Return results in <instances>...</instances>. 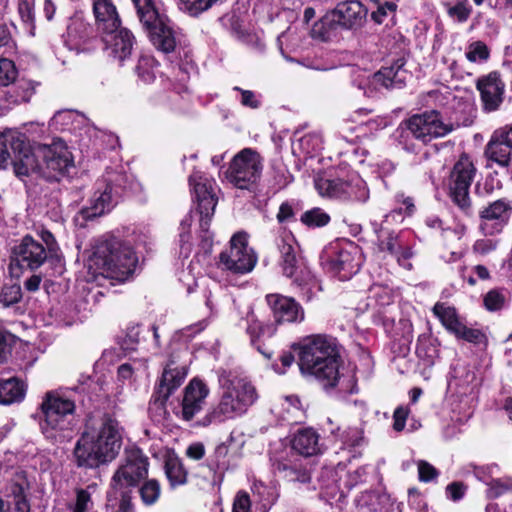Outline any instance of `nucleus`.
Instances as JSON below:
<instances>
[{"label": "nucleus", "instance_id": "nucleus-1", "mask_svg": "<svg viewBox=\"0 0 512 512\" xmlns=\"http://www.w3.org/2000/svg\"><path fill=\"white\" fill-rule=\"evenodd\" d=\"M298 349L301 373L314 376L325 389L334 388L340 378V355L335 340L325 335H315L304 339Z\"/></svg>", "mask_w": 512, "mask_h": 512}, {"label": "nucleus", "instance_id": "nucleus-2", "mask_svg": "<svg viewBox=\"0 0 512 512\" xmlns=\"http://www.w3.org/2000/svg\"><path fill=\"white\" fill-rule=\"evenodd\" d=\"M122 444L119 422L103 415L96 437L84 433L77 441L74 456L78 467L97 468L115 459Z\"/></svg>", "mask_w": 512, "mask_h": 512}, {"label": "nucleus", "instance_id": "nucleus-3", "mask_svg": "<svg viewBox=\"0 0 512 512\" xmlns=\"http://www.w3.org/2000/svg\"><path fill=\"white\" fill-rule=\"evenodd\" d=\"M219 384L222 389L220 401L198 422L200 426L222 423L240 416L258 398L256 388L246 378H231L223 373L219 376Z\"/></svg>", "mask_w": 512, "mask_h": 512}, {"label": "nucleus", "instance_id": "nucleus-4", "mask_svg": "<svg viewBox=\"0 0 512 512\" xmlns=\"http://www.w3.org/2000/svg\"><path fill=\"white\" fill-rule=\"evenodd\" d=\"M91 262L106 278L124 282L134 273L138 257L128 242L109 236L95 246Z\"/></svg>", "mask_w": 512, "mask_h": 512}, {"label": "nucleus", "instance_id": "nucleus-5", "mask_svg": "<svg viewBox=\"0 0 512 512\" xmlns=\"http://www.w3.org/2000/svg\"><path fill=\"white\" fill-rule=\"evenodd\" d=\"M39 146L32 149L24 133L7 130L0 134V169L12 166L14 174L22 179L30 174L41 176Z\"/></svg>", "mask_w": 512, "mask_h": 512}, {"label": "nucleus", "instance_id": "nucleus-6", "mask_svg": "<svg viewBox=\"0 0 512 512\" xmlns=\"http://www.w3.org/2000/svg\"><path fill=\"white\" fill-rule=\"evenodd\" d=\"M454 130V124L445 123L439 111L427 110L413 114L401 122L398 128V143L406 151L412 152L415 145L409 140V135L423 144H428L433 139L445 137Z\"/></svg>", "mask_w": 512, "mask_h": 512}, {"label": "nucleus", "instance_id": "nucleus-7", "mask_svg": "<svg viewBox=\"0 0 512 512\" xmlns=\"http://www.w3.org/2000/svg\"><path fill=\"white\" fill-rule=\"evenodd\" d=\"M75 410V402L67 396L55 391L47 392L41 403L43 434L55 442H63L67 437L65 433L75 425Z\"/></svg>", "mask_w": 512, "mask_h": 512}, {"label": "nucleus", "instance_id": "nucleus-8", "mask_svg": "<svg viewBox=\"0 0 512 512\" xmlns=\"http://www.w3.org/2000/svg\"><path fill=\"white\" fill-rule=\"evenodd\" d=\"M128 176L121 171L107 170L96 181V190L90 200V205L81 208L78 215L84 221L93 220L109 212L124 193Z\"/></svg>", "mask_w": 512, "mask_h": 512}, {"label": "nucleus", "instance_id": "nucleus-9", "mask_svg": "<svg viewBox=\"0 0 512 512\" xmlns=\"http://www.w3.org/2000/svg\"><path fill=\"white\" fill-rule=\"evenodd\" d=\"M361 248L352 241L330 243L321 254V264L340 280H349L363 264Z\"/></svg>", "mask_w": 512, "mask_h": 512}, {"label": "nucleus", "instance_id": "nucleus-10", "mask_svg": "<svg viewBox=\"0 0 512 512\" xmlns=\"http://www.w3.org/2000/svg\"><path fill=\"white\" fill-rule=\"evenodd\" d=\"M139 21L147 31L153 45L164 53L175 49L176 41L172 29L166 23V17L158 12L153 0H132Z\"/></svg>", "mask_w": 512, "mask_h": 512}, {"label": "nucleus", "instance_id": "nucleus-11", "mask_svg": "<svg viewBox=\"0 0 512 512\" xmlns=\"http://www.w3.org/2000/svg\"><path fill=\"white\" fill-rule=\"evenodd\" d=\"M405 64L404 58H398L390 66L382 67L371 76L358 75L353 79L352 85L359 94L368 98L375 97L380 88L401 89L410 77L404 68Z\"/></svg>", "mask_w": 512, "mask_h": 512}, {"label": "nucleus", "instance_id": "nucleus-12", "mask_svg": "<svg viewBox=\"0 0 512 512\" xmlns=\"http://www.w3.org/2000/svg\"><path fill=\"white\" fill-rule=\"evenodd\" d=\"M149 461L143 451L132 446L125 448L121 465L111 480V489L114 497L118 492L128 491L138 486L139 482L148 475Z\"/></svg>", "mask_w": 512, "mask_h": 512}, {"label": "nucleus", "instance_id": "nucleus-13", "mask_svg": "<svg viewBox=\"0 0 512 512\" xmlns=\"http://www.w3.org/2000/svg\"><path fill=\"white\" fill-rule=\"evenodd\" d=\"M188 356L184 349L179 354H171L164 368L159 384L151 397L149 410L159 414L165 413V404L171 394L180 387L188 372V364L182 358Z\"/></svg>", "mask_w": 512, "mask_h": 512}, {"label": "nucleus", "instance_id": "nucleus-14", "mask_svg": "<svg viewBox=\"0 0 512 512\" xmlns=\"http://www.w3.org/2000/svg\"><path fill=\"white\" fill-rule=\"evenodd\" d=\"M263 170V158L252 148L238 152L225 171V178L239 189H249L260 178Z\"/></svg>", "mask_w": 512, "mask_h": 512}, {"label": "nucleus", "instance_id": "nucleus-15", "mask_svg": "<svg viewBox=\"0 0 512 512\" xmlns=\"http://www.w3.org/2000/svg\"><path fill=\"white\" fill-rule=\"evenodd\" d=\"M475 173L476 168L466 154L460 156L450 172L449 196L452 202L466 214L471 212L469 190Z\"/></svg>", "mask_w": 512, "mask_h": 512}, {"label": "nucleus", "instance_id": "nucleus-16", "mask_svg": "<svg viewBox=\"0 0 512 512\" xmlns=\"http://www.w3.org/2000/svg\"><path fill=\"white\" fill-rule=\"evenodd\" d=\"M41 158V176L47 181H59L73 167L70 151L63 142H54L52 145H39Z\"/></svg>", "mask_w": 512, "mask_h": 512}, {"label": "nucleus", "instance_id": "nucleus-17", "mask_svg": "<svg viewBox=\"0 0 512 512\" xmlns=\"http://www.w3.org/2000/svg\"><path fill=\"white\" fill-rule=\"evenodd\" d=\"M220 264L235 274H245L253 270L257 257L248 246L247 235L237 233L230 240V248L219 256Z\"/></svg>", "mask_w": 512, "mask_h": 512}, {"label": "nucleus", "instance_id": "nucleus-18", "mask_svg": "<svg viewBox=\"0 0 512 512\" xmlns=\"http://www.w3.org/2000/svg\"><path fill=\"white\" fill-rule=\"evenodd\" d=\"M189 183L193 187L197 209L200 214V231L207 234L217 205L215 181L205 177L200 172H194L189 177Z\"/></svg>", "mask_w": 512, "mask_h": 512}, {"label": "nucleus", "instance_id": "nucleus-19", "mask_svg": "<svg viewBox=\"0 0 512 512\" xmlns=\"http://www.w3.org/2000/svg\"><path fill=\"white\" fill-rule=\"evenodd\" d=\"M367 14L368 9L360 1H343L324 17L322 23L337 25L345 30H357L366 23Z\"/></svg>", "mask_w": 512, "mask_h": 512}, {"label": "nucleus", "instance_id": "nucleus-20", "mask_svg": "<svg viewBox=\"0 0 512 512\" xmlns=\"http://www.w3.org/2000/svg\"><path fill=\"white\" fill-rule=\"evenodd\" d=\"M476 89L480 93L485 112L497 111L504 101L505 83L498 71H492L476 80Z\"/></svg>", "mask_w": 512, "mask_h": 512}, {"label": "nucleus", "instance_id": "nucleus-21", "mask_svg": "<svg viewBox=\"0 0 512 512\" xmlns=\"http://www.w3.org/2000/svg\"><path fill=\"white\" fill-rule=\"evenodd\" d=\"M512 214V205L506 199L489 203L480 213V228L486 235L499 233L508 224Z\"/></svg>", "mask_w": 512, "mask_h": 512}, {"label": "nucleus", "instance_id": "nucleus-22", "mask_svg": "<svg viewBox=\"0 0 512 512\" xmlns=\"http://www.w3.org/2000/svg\"><path fill=\"white\" fill-rule=\"evenodd\" d=\"M13 259L20 268L38 269L45 263L48 253L44 244L26 235L13 249Z\"/></svg>", "mask_w": 512, "mask_h": 512}, {"label": "nucleus", "instance_id": "nucleus-23", "mask_svg": "<svg viewBox=\"0 0 512 512\" xmlns=\"http://www.w3.org/2000/svg\"><path fill=\"white\" fill-rule=\"evenodd\" d=\"M266 301L276 324L297 323L304 320V309L291 297L269 294Z\"/></svg>", "mask_w": 512, "mask_h": 512}, {"label": "nucleus", "instance_id": "nucleus-24", "mask_svg": "<svg viewBox=\"0 0 512 512\" xmlns=\"http://www.w3.org/2000/svg\"><path fill=\"white\" fill-rule=\"evenodd\" d=\"M102 34L110 56L119 62H123L131 56L136 40L130 30L119 25Z\"/></svg>", "mask_w": 512, "mask_h": 512}, {"label": "nucleus", "instance_id": "nucleus-25", "mask_svg": "<svg viewBox=\"0 0 512 512\" xmlns=\"http://www.w3.org/2000/svg\"><path fill=\"white\" fill-rule=\"evenodd\" d=\"M208 394L209 389L203 381L195 378L189 382L181 403V416L185 421L192 420L202 410Z\"/></svg>", "mask_w": 512, "mask_h": 512}, {"label": "nucleus", "instance_id": "nucleus-26", "mask_svg": "<svg viewBox=\"0 0 512 512\" xmlns=\"http://www.w3.org/2000/svg\"><path fill=\"white\" fill-rule=\"evenodd\" d=\"M278 249L280 252V264L283 273L287 277H295V282L300 286L303 285L304 279L301 281L297 276V272L300 269V257L298 256V249L295 245V239L292 235L281 238L278 243Z\"/></svg>", "mask_w": 512, "mask_h": 512}, {"label": "nucleus", "instance_id": "nucleus-27", "mask_svg": "<svg viewBox=\"0 0 512 512\" xmlns=\"http://www.w3.org/2000/svg\"><path fill=\"white\" fill-rule=\"evenodd\" d=\"M247 327L246 332L250 336L251 344L261 353L266 359H271L273 350L261 341V338H271L276 329L269 324H263L258 321L253 312H249L246 318Z\"/></svg>", "mask_w": 512, "mask_h": 512}, {"label": "nucleus", "instance_id": "nucleus-28", "mask_svg": "<svg viewBox=\"0 0 512 512\" xmlns=\"http://www.w3.org/2000/svg\"><path fill=\"white\" fill-rule=\"evenodd\" d=\"M292 449L299 455L311 457L321 452L319 435L312 428L299 430L291 441Z\"/></svg>", "mask_w": 512, "mask_h": 512}, {"label": "nucleus", "instance_id": "nucleus-29", "mask_svg": "<svg viewBox=\"0 0 512 512\" xmlns=\"http://www.w3.org/2000/svg\"><path fill=\"white\" fill-rule=\"evenodd\" d=\"M93 11L98 30L102 33L118 27L121 23L116 8L111 0H95L93 3Z\"/></svg>", "mask_w": 512, "mask_h": 512}, {"label": "nucleus", "instance_id": "nucleus-30", "mask_svg": "<svg viewBox=\"0 0 512 512\" xmlns=\"http://www.w3.org/2000/svg\"><path fill=\"white\" fill-rule=\"evenodd\" d=\"M26 384L16 377L0 379V405L20 403L26 395Z\"/></svg>", "mask_w": 512, "mask_h": 512}, {"label": "nucleus", "instance_id": "nucleus-31", "mask_svg": "<svg viewBox=\"0 0 512 512\" xmlns=\"http://www.w3.org/2000/svg\"><path fill=\"white\" fill-rule=\"evenodd\" d=\"M439 342L429 333L421 334L416 345V355L424 365L432 366L439 358Z\"/></svg>", "mask_w": 512, "mask_h": 512}, {"label": "nucleus", "instance_id": "nucleus-32", "mask_svg": "<svg viewBox=\"0 0 512 512\" xmlns=\"http://www.w3.org/2000/svg\"><path fill=\"white\" fill-rule=\"evenodd\" d=\"M484 155L488 161L504 169L512 159V147L490 136L484 149Z\"/></svg>", "mask_w": 512, "mask_h": 512}, {"label": "nucleus", "instance_id": "nucleus-33", "mask_svg": "<svg viewBox=\"0 0 512 512\" xmlns=\"http://www.w3.org/2000/svg\"><path fill=\"white\" fill-rule=\"evenodd\" d=\"M9 501L0 499V512H10V506L14 505L15 512H30L25 489L19 483H12L8 488Z\"/></svg>", "mask_w": 512, "mask_h": 512}, {"label": "nucleus", "instance_id": "nucleus-34", "mask_svg": "<svg viewBox=\"0 0 512 512\" xmlns=\"http://www.w3.org/2000/svg\"><path fill=\"white\" fill-rule=\"evenodd\" d=\"M341 196L343 202H365L369 198V191L366 183L358 175H353L345 181Z\"/></svg>", "mask_w": 512, "mask_h": 512}, {"label": "nucleus", "instance_id": "nucleus-35", "mask_svg": "<svg viewBox=\"0 0 512 512\" xmlns=\"http://www.w3.org/2000/svg\"><path fill=\"white\" fill-rule=\"evenodd\" d=\"M274 467L290 482L308 483L311 479L309 471L292 460H279Z\"/></svg>", "mask_w": 512, "mask_h": 512}, {"label": "nucleus", "instance_id": "nucleus-36", "mask_svg": "<svg viewBox=\"0 0 512 512\" xmlns=\"http://www.w3.org/2000/svg\"><path fill=\"white\" fill-rule=\"evenodd\" d=\"M345 181L340 178L318 176L315 178L314 184L321 196L341 201V193L344 190Z\"/></svg>", "mask_w": 512, "mask_h": 512}, {"label": "nucleus", "instance_id": "nucleus-37", "mask_svg": "<svg viewBox=\"0 0 512 512\" xmlns=\"http://www.w3.org/2000/svg\"><path fill=\"white\" fill-rule=\"evenodd\" d=\"M165 473L173 488L187 482L188 473L178 458H169L165 462Z\"/></svg>", "mask_w": 512, "mask_h": 512}, {"label": "nucleus", "instance_id": "nucleus-38", "mask_svg": "<svg viewBox=\"0 0 512 512\" xmlns=\"http://www.w3.org/2000/svg\"><path fill=\"white\" fill-rule=\"evenodd\" d=\"M157 61L148 55H142L136 65L135 71L139 79L145 83H152L156 78Z\"/></svg>", "mask_w": 512, "mask_h": 512}, {"label": "nucleus", "instance_id": "nucleus-39", "mask_svg": "<svg viewBox=\"0 0 512 512\" xmlns=\"http://www.w3.org/2000/svg\"><path fill=\"white\" fill-rule=\"evenodd\" d=\"M490 48L483 41L471 42L465 52L466 59L471 63H486L490 59Z\"/></svg>", "mask_w": 512, "mask_h": 512}, {"label": "nucleus", "instance_id": "nucleus-40", "mask_svg": "<svg viewBox=\"0 0 512 512\" xmlns=\"http://www.w3.org/2000/svg\"><path fill=\"white\" fill-rule=\"evenodd\" d=\"M178 8L190 16H198L210 9L218 0H176Z\"/></svg>", "mask_w": 512, "mask_h": 512}, {"label": "nucleus", "instance_id": "nucleus-41", "mask_svg": "<svg viewBox=\"0 0 512 512\" xmlns=\"http://www.w3.org/2000/svg\"><path fill=\"white\" fill-rule=\"evenodd\" d=\"M488 489L486 491V496L489 499H496L500 496L504 495L507 492L512 491V478L503 477V478H492L487 482Z\"/></svg>", "mask_w": 512, "mask_h": 512}, {"label": "nucleus", "instance_id": "nucleus-42", "mask_svg": "<svg viewBox=\"0 0 512 512\" xmlns=\"http://www.w3.org/2000/svg\"><path fill=\"white\" fill-rule=\"evenodd\" d=\"M330 216L320 208H313L304 212L301 222L309 227H322L329 223Z\"/></svg>", "mask_w": 512, "mask_h": 512}, {"label": "nucleus", "instance_id": "nucleus-43", "mask_svg": "<svg viewBox=\"0 0 512 512\" xmlns=\"http://www.w3.org/2000/svg\"><path fill=\"white\" fill-rule=\"evenodd\" d=\"M160 484L158 481L151 479L146 481L139 489V494L145 505H153L160 496Z\"/></svg>", "mask_w": 512, "mask_h": 512}, {"label": "nucleus", "instance_id": "nucleus-44", "mask_svg": "<svg viewBox=\"0 0 512 512\" xmlns=\"http://www.w3.org/2000/svg\"><path fill=\"white\" fill-rule=\"evenodd\" d=\"M400 244L399 236L394 232H390L383 239H379V250L387 252L394 257L397 262H400Z\"/></svg>", "mask_w": 512, "mask_h": 512}, {"label": "nucleus", "instance_id": "nucleus-45", "mask_svg": "<svg viewBox=\"0 0 512 512\" xmlns=\"http://www.w3.org/2000/svg\"><path fill=\"white\" fill-rule=\"evenodd\" d=\"M191 216H186L181 221V232L179 234V246H180V255L183 257H188L192 250V244L190 242L191 235L189 232V228L191 226Z\"/></svg>", "mask_w": 512, "mask_h": 512}, {"label": "nucleus", "instance_id": "nucleus-46", "mask_svg": "<svg viewBox=\"0 0 512 512\" xmlns=\"http://www.w3.org/2000/svg\"><path fill=\"white\" fill-rule=\"evenodd\" d=\"M22 299L21 286L18 284L5 285L0 291V304L9 307Z\"/></svg>", "mask_w": 512, "mask_h": 512}, {"label": "nucleus", "instance_id": "nucleus-47", "mask_svg": "<svg viewBox=\"0 0 512 512\" xmlns=\"http://www.w3.org/2000/svg\"><path fill=\"white\" fill-rule=\"evenodd\" d=\"M35 87L32 81L21 79L18 80L14 87V103L28 102L34 94Z\"/></svg>", "mask_w": 512, "mask_h": 512}, {"label": "nucleus", "instance_id": "nucleus-48", "mask_svg": "<svg viewBox=\"0 0 512 512\" xmlns=\"http://www.w3.org/2000/svg\"><path fill=\"white\" fill-rule=\"evenodd\" d=\"M432 311L444 327L459 318L456 309L454 307L447 306L445 303L437 302Z\"/></svg>", "mask_w": 512, "mask_h": 512}, {"label": "nucleus", "instance_id": "nucleus-49", "mask_svg": "<svg viewBox=\"0 0 512 512\" xmlns=\"http://www.w3.org/2000/svg\"><path fill=\"white\" fill-rule=\"evenodd\" d=\"M17 77V70L13 61L7 58H0V85L8 86Z\"/></svg>", "mask_w": 512, "mask_h": 512}, {"label": "nucleus", "instance_id": "nucleus-50", "mask_svg": "<svg viewBox=\"0 0 512 512\" xmlns=\"http://www.w3.org/2000/svg\"><path fill=\"white\" fill-rule=\"evenodd\" d=\"M447 13L449 17L463 23L470 17L472 7L469 5L468 0H460L454 6L449 7Z\"/></svg>", "mask_w": 512, "mask_h": 512}, {"label": "nucleus", "instance_id": "nucleus-51", "mask_svg": "<svg viewBox=\"0 0 512 512\" xmlns=\"http://www.w3.org/2000/svg\"><path fill=\"white\" fill-rule=\"evenodd\" d=\"M356 505L360 509H367L371 512H378L379 508V496L375 492H363L355 500Z\"/></svg>", "mask_w": 512, "mask_h": 512}, {"label": "nucleus", "instance_id": "nucleus-52", "mask_svg": "<svg viewBox=\"0 0 512 512\" xmlns=\"http://www.w3.org/2000/svg\"><path fill=\"white\" fill-rule=\"evenodd\" d=\"M346 444L352 447L361 446L365 442L364 429L362 426L348 427L343 435Z\"/></svg>", "mask_w": 512, "mask_h": 512}, {"label": "nucleus", "instance_id": "nucleus-53", "mask_svg": "<svg viewBox=\"0 0 512 512\" xmlns=\"http://www.w3.org/2000/svg\"><path fill=\"white\" fill-rule=\"evenodd\" d=\"M15 342L16 337L12 333L0 330V364L7 360Z\"/></svg>", "mask_w": 512, "mask_h": 512}, {"label": "nucleus", "instance_id": "nucleus-54", "mask_svg": "<svg viewBox=\"0 0 512 512\" xmlns=\"http://www.w3.org/2000/svg\"><path fill=\"white\" fill-rule=\"evenodd\" d=\"M505 297L498 290L489 291L484 298V305L490 311H496L504 306Z\"/></svg>", "mask_w": 512, "mask_h": 512}, {"label": "nucleus", "instance_id": "nucleus-55", "mask_svg": "<svg viewBox=\"0 0 512 512\" xmlns=\"http://www.w3.org/2000/svg\"><path fill=\"white\" fill-rule=\"evenodd\" d=\"M419 480L429 482L438 477L437 469L425 460L417 462Z\"/></svg>", "mask_w": 512, "mask_h": 512}, {"label": "nucleus", "instance_id": "nucleus-56", "mask_svg": "<svg viewBox=\"0 0 512 512\" xmlns=\"http://www.w3.org/2000/svg\"><path fill=\"white\" fill-rule=\"evenodd\" d=\"M457 338L469 343L480 344L485 340V335L478 329L469 328L464 325Z\"/></svg>", "mask_w": 512, "mask_h": 512}, {"label": "nucleus", "instance_id": "nucleus-57", "mask_svg": "<svg viewBox=\"0 0 512 512\" xmlns=\"http://www.w3.org/2000/svg\"><path fill=\"white\" fill-rule=\"evenodd\" d=\"M233 90L241 93V104L245 107H249L251 109L259 108L261 102L257 98L256 94L251 90H244L240 87H234Z\"/></svg>", "mask_w": 512, "mask_h": 512}, {"label": "nucleus", "instance_id": "nucleus-58", "mask_svg": "<svg viewBox=\"0 0 512 512\" xmlns=\"http://www.w3.org/2000/svg\"><path fill=\"white\" fill-rule=\"evenodd\" d=\"M92 506L91 496L86 490L77 492L76 503L73 512H88Z\"/></svg>", "mask_w": 512, "mask_h": 512}, {"label": "nucleus", "instance_id": "nucleus-59", "mask_svg": "<svg viewBox=\"0 0 512 512\" xmlns=\"http://www.w3.org/2000/svg\"><path fill=\"white\" fill-rule=\"evenodd\" d=\"M467 491V486L463 482H452L446 487V494L452 501L461 500Z\"/></svg>", "mask_w": 512, "mask_h": 512}, {"label": "nucleus", "instance_id": "nucleus-60", "mask_svg": "<svg viewBox=\"0 0 512 512\" xmlns=\"http://www.w3.org/2000/svg\"><path fill=\"white\" fill-rule=\"evenodd\" d=\"M491 137L512 147V123L501 126L493 131Z\"/></svg>", "mask_w": 512, "mask_h": 512}, {"label": "nucleus", "instance_id": "nucleus-61", "mask_svg": "<svg viewBox=\"0 0 512 512\" xmlns=\"http://www.w3.org/2000/svg\"><path fill=\"white\" fill-rule=\"evenodd\" d=\"M233 512H251V502L246 492L237 493L233 503Z\"/></svg>", "mask_w": 512, "mask_h": 512}, {"label": "nucleus", "instance_id": "nucleus-62", "mask_svg": "<svg viewBox=\"0 0 512 512\" xmlns=\"http://www.w3.org/2000/svg\"><path fill=\"white\" fill-rule=\"evenodd\" d=\"M408 414V408H405L403 406H399L395 409L393 413V429L395 431L400 432L404 429Z\"/></svg>", "mask_w": 512, "mask_h": 512}, {"label": "nucleus", "instance_id": "nucleus-63", "mask_svg": "<svg viewBox=\"0 0 512 512\" xmlns=\"http://www.w3.org/2000/svg\"><path fill=\"white\" fill-rule=\"evenodd\" d=\"M397 8V5L394 2H385L383 5H380L378 9L371 14V18L378 24H381L384 18L387 16L388 11L394 12Z\"/></svg>", "mask_w": 512, "mask_h": 512}, {"label": "nucleus", "instance_id": "nucleus-64", "mask_svg": "<svg viewBox=\"0 0 512 512\" xmlns=\"http://www.w3.org/2000/svg\"><path fill=\"white\" fill-rule=\"evenodd\" d=\"M40 237L42 242L45 244L44 247L46 248L48 255L53 256L58 249L54 235L47 230H43Z\"/></svg>", "mask_w": 512, "mask_h": 512}]
</instances>
